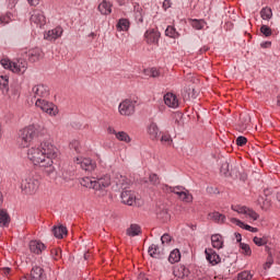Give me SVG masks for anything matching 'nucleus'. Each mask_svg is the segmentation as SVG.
I'll return each mask as SVG.
<instances>
[{
    "instance_id": "nucleus-37",
    "label": "nucleus",
    "mask_w": 280,
    "mask_h": 280,
    "mask_svg": "<svg viewBox=\"0 0 280 280\" xmlns=\"http://www.w3.org/2000/svg\"><path fill=\"white\" fill-rule=\"evenodd\" d=\"M165 36H168V38H178L180 33L177 32L174 26H167L165 30Z\"/></svg>"
},
{
    "instance_id": "nucleus-6",
    "label": "nucleus",
    "mask_w": 280,
    "mask_h": 280,
    "mask_svg": "<svg viewBox=\"0 0 280 280\" xmlns=\"http://www.w3.org/2000/svg\"><path fill=\"white\" fill-rule=\"evenodd\" d=\"M38 187H40V180H38L36 178L30 177V178L22 180V183H21L22 191L28 196H34V194H36V191H38Z\"/></svg>"
},
{
    "instance_id": "nucleus-30",
    "label": "nucleus",
    "mask_w": 280,
    "mask_h": 280,
    "mask_svg": "<svg viewBox=\"0 0 280 280\" xmlns=\"http://www.w3.org/2000/svg\"><path fill=\"white\" fill-rule=\"evenodd\" d=\"M209 218H211L213 222H217V224H224V222H226V215L218 211L209 213Z\"/></svg>"
},
{
    "instance_id": "nucleus-44",
    "label": "nucleus",
    "mask_w": 280,
    "mask_h": 280,
    "mask_svg": "<svg viewBox=\"0 0 280 280\" xmlns=\"http://www.w3.org/2000/svg\"><path fill=\"white\" fill-rule=\"evenodd\" d=\"M260 32L266 36V38H268V36H272V30L266 24L260 26Z\"/></svg>"
},
{
    "instance_id": "nucleus-55",
    "label": "nucleus",
    "mask_w": 280,
    "mask_h": 280,
    "mask_svg": "<svg viewBox=\"0 0 280 280\" xmlns=\"http://www.w3.org/2000/svg\"><path fill=\"white\" fill-rule=\"evenodd\" d=\"M273 261L272 258H269L266 264L264 265L265 270L270 269V266H272Z\"/></svg>"
},
{
    "instance_id": "nucleus-13",
    "label": "nucleus",
    "mask_w": 280,
    "mask_h": 280,
    "mask_svg": "<svg viewBox=\"0 0 280 280\" xmlns=\"http://www.w3.org/2000/svg\"><path fill=\"white\" fill-rule=\"evenodd\" d=\"M31 23H35L38 27H43L47 23V19L45 18V13L40 10L33 11L31 15Z\"/></svg>"
},
{
    "instance_id": "nucleus-47",
    "label": "nucleus",
    "mask_w": 280,
    "mask_h": 280,
    "mask_svg": "<svg viewBox=\"0 0 280 280\" xmlns=\"http://www.w3.org/2000/svg\"><path fill=\"white\" fill-rule=\"evenodd\" d=\"M70 149L77 151V153H80L81 151L80 141L73 140L72 142H70Z\"/></svg>"
},
{
    "instance_id": "nucleus-35",
    "label": "nucleus",
    "mask_w": 280,
    "mask_h": 280,
    "mask_svg": "<svg viewBox=\"0 0 280 280\" xmlns=\"http://www.w3.org/2000/svg\"><path fill=\"white\" fill-rule=\"evenodd\" d=\"M260 16L262 21H270L272 19V9L265 7L260 10Z\"/></svg>"
},
{
    "instance_id": "nucleus-54",
    "label": "nucleus",
    "mask_w": 280,
    "mask_h": 280,
    "mask_svg": "<svg viewBox=\"0 0 280 280\" xmlns=\"http://www.w3.org/2000/svg\"><path fill=\"white\" fill-rule=\"evenodd\" d=\"M0 23H1L2 25H8V23H10V15L7 14V15L0 16Z\"/></svg>"
},
{
    "instance_id": "nucleus-3",
    "label": "nucleus",
    "mask_w": 280,
    "mask_h": 280,
    "mask_svg": "<svg viewBox=\"0 0 280 280\" xmlns=\"http://www.w3.org/2000/svg\"><path fill=\"white\" fill-rule=\"evenodd\" d=\"M81 185L89 189H95L98 192V196H106V189L110 187V175L106 174L98 178L84 177L81 180Z\"/></svg>"
},
{
    "instance_id": "nucleus-2",
    "label": "nucleus",
    "mask_w": 280,
    "mask_h": 280,
    "mask_svg": "<svg viewBox=\"0 0 280 280\" xmlns=\"http://www.w3.org/2000/svg\"><path fill=\"white\" fill-rule=\"evenodd\" d=\"M45 135V128L38 125H30L19 131L18 144L20 148H30L35 139Z\"/></svg>"
},
{
    "instance_id": "nucleus-22",
    "label": "nucleus",
    "mask_w": 280,
    "mask_h": 280,
    "mask_svg": "<svg viewBox=\"0 0 280 280\" xmlns=\"http://www.w3.org/2000/svg\"><path fill=\"white\" fill-rule=\"evenodd\" d=\"M11 221H12V219L10 218L8 210L1 209L0 210V228L8 229V226H10Z\"/></svg>"
},
{
    "instance_id": "nucleus-5",
    "label": "nucleus",
    "mask_w": 280,
    "mask_h": 280,
    "mask_svg": "<svg viewBox=\"0 0 280 280\" xmlns=\"http://www.w3.org/2000/svg\"><path fill=\"white\" fill-rule=\"evenodd\" d=\"M35 106L37 108H40V110H43V113H46L50 117H56V115H58V113H59L58 106H56V104H54L45 98H37L35 101Z\"/></svg>"
},
{
    "instance_id": "nucleus-56",
    "label": "nucleus",
    "mask_w": 280,
    "mask_h": 280,
    "mask_svg": "<svg viewBox=\"0 0 280 280\" xmlns=\"http://www.w3.org/2000/svg\"><path fill=\"white\" fill-rule=\"evenodd\" d=\"M271 46H272V42H264L260 44V47H262V49H268Z\"/></svg>"
},
{
    "instance_id": "nucleus-49",
    "label": "nucleus",
    "mask_w": 280,
    "mask_h": 280,
    "mask_svg": "<svg viewBox=\"0 0 280 280\" xmlns=\"http://www.w3.org/2000/svg\"><path fill=\"white\" fill-rule=\"evenodd\" d=\"M149 180H150V183L153 184L154 186L161 184V179H159V175H156V174H151L150 177H149Z\"/></svg>"
},
{
    "instance_id": "nucleus-23",
    "label": "nucleus",
    "mask_w": 280,
    "mask_h": 280,
    "mask_svg": "<svg viewBox=\"0 0 280 280\" xmlns=\"http://www.w3.org/2000/svg\"><path fill=\"white\" fill-rule=\"evenodd\" d=\"M156 217L161 222H170L172 220V214H170V210L165 207L158 209Z\"/></svg>"
},
{
    "instance_id": "nucleus-9",
    "label": "nucleus",
    "mask_w": 280,
    "mask_h": 280,
    "mask_svg": "<svg viewBox=\"0 0 280 280\" xmlns=\"http://www.w3.org/2000/svg\"><path fill=\"white\" fill-rule=\"evenodd\" d=\"M232 211H235L236 213H241L243 215H247V218H250L254 221L259 220V214L255 210L246 206H232Z\"/></svg>"
},
{
    "instance_id": "nucleus-39",
    "label": "nucleus",
    "mask_w": 280,
    "mask_h": 280,
    "mask_svg": "<svg viewBox=\"0 0 280 280\" xmlns=\"http://www.w3.org/2000/svg\"><path fill=\"white\" fill-rule=\"evenodd\" d=\"M50 255H51L52 259H55V261H58V259L62 258V249H60V247H54L50 250Z\"/></svg>"
},
{
    "instance_id": "nucleus-32",
    "label": "nucleus",
    "mask_w": 280,
    "mask_h": 280,
    "mask_svg": "<svg viewBox=\"0 0 280 280\" xmlns=\"http://www.w3.org/2000/svg\"><path fill=\"white\" fill-rule=\"evenodd\" d=\"M9 84L10 79L7 75H0V89L4 95L10 91Z\"/></svg>"
},
{
    "instance_id": "nucleus-57",
    "label": "nucleus",
    "mask_w": 280,
    "mask_h": 280,
    "mask_svg": "<svg viewBox=\"0 0 280 280\" xmlns=\"http://www.w3.org/2000/svg\"><path fill=\"white\" fill-rule=\"evenodd\" d=\"M163 8H164L165 10H168V8H172V1H170V0H164V2H163Z\"/></svg>"
},
{
    "instance_id": "nucleus-38",
    "label": "nucleus",
    "mask_w": 280,
    "mask_h": 280,
    "mask_svg": "<svg viewBox=\"0 0 280 280\" xmlns=\"http://www.w3.org/2000/svg\"><path fill=\"white\" fill-rule=\"evenodd\" d=\"M116 139H118V141H124L125 143H130L131 141L130 136L125 131H118L116 133Z\"/></svg>"
},
{
    "instance_id": "nucleus-51",
    "label": "nucleus",
    "mask_w": 280,
    "mask_h": 280,
    "mask_svg": "<svg viewBox=\"0 0 280 280\" xmlns=\"http://www.w3.org/2000/svg\"><path fill=\"white\" fill-rule=\"evenodd\" d=\"M173 119L177 126H180V119H183V113L176 112L173 115Z\"/></svg>"
},
{
    "instance_id": "nucleus-63",
    "label": "nucleus",
    "mask_w": 280,
    "mask_h": 280,
    "mask_svg": "<svg viewBox=\"0 0 280 280\" xmlns=\"http://www.w3.org/2000/svg\"><path fill=\"white\" fill-rule=\"evenodd\" d=\"M257 231H258L257 228H253V226H252V230H249L250 233H257Z\"/></svg>"
},
{
    "instance_id": "nucleus-33",
    "label": "nucleus",
    "mask_w": 280,
    "mask_h": 280,
    "mask_svg": "<svg viewBox=\"0 0 280 280\" xmlns=\"http://www.w3.org/2000/svg\"><path fill=\"white\" fill-rule=\"evenodd\" d=\"M189 23L194 30H205V25H207V22L205 20H198V19H192L189 20Z\"/></svg>"
},
{
    "instance_id": "nucleus-27",
    "label": "nucleus",
    "mask_w": 280,
    "mask_h": 280,
    "mask_svg": "<svg viewBox=\"0 0 280 280\" xmlns=\"http://www.w3.org/2000/svg\"><path fill=\"white\" fill-rule=\"evenodd\" d=\"M211 243L213 248H217L220 250V248H223L224 246V240L222 238V235L220 234H214L211 236Z\"/></svg>"
},
{
    "instance_id": "nucleus-31",
    "label": "nucleus",
    "mask_w": 280,
    "mask_h": 280,
    "mask_svg": "<svg viewBox=\"0 0 280 280\" xmlns=\"http://www.w3.org/2000/svg\"><path fill=\"white\" fill-rule=\"evenodd\" d=\"M117 32H128L130 30V21L128 19H120L116 25Z\"/></svg>"
},
{
    "instance_id": "nucleus-61",
    "label": "nucleus",
    "mask_w": 280,
    "mask_h": 280,
    "mask_svg": "<svg viewBox=\"0 0 280 280\" xmlns=\"http://www.w3.org/2000/svg\"><path fill=\"white\" fill-rule=\"evenodd\" d=\"M235 237H236V242L238 244H242V234L237 233V234H235Z\"/></svg>"
},
{
    "instance_id": "nucleus-29",
    "label": "nucleus",
    "mask_w": 280,
    "mask_h": 280,
    "mask_svg": "<svg viewBox=\"0 0 280 280\" xmlns=\"http://www.w3.org/2000/svg\"><path fill=\"white\" fill-rule=\"evenodd\" d=\"M67 233H68L67 228L63 225L52 228V234L55 237H57V240H62V237H65Z\"/></svg>"
},
{
    "instance_id": "nucleus-52",
    "label": "nucleus",
    "mask_w": 280,
    "mask_h": 280,
    "mask_svg": "<svg viewBox=\"0 0 280 280\" xmlns=\"http://www.w3.org/2000/svg\"><path fill=\"white\" fill-rule=\"evenodd\" d=\"M149 71H150L151 78H160L161 77V71L156 68H151Z\"/></svg>"
},
{
    "instance_id": "nucleus-12",
    "label": "nucleus",
    "mask_w": 280,
    "mask_h": 280,
    "mask_svg": "<svg viewBox=\"0 0 280 280\" xmlns=\"http://www.w3.org/2000/svg\"><path fill=\"white\" fill-rule=\"evenodd\" d=\"M122 205H128V207H135L137 205V196L132 190H124L120 195Z\"/></svg>"
},
{
    "instance_id": "nucleus-34",
    "label": "nucleus",
    "mask_w": 280,
    "mask_h": 280,
    "mask_svg": "<svg viewBox=\"0 0 280 280\" xmlns=\"http://www.w3.org/2000/svg\"><path fill=\"white\" fill-rule=\"evenodd\" d=\"M170 264H178L180 261V250L174 249L168 256Z\"/></svg>"
},
{
    "instance_id": "nucleus-36",
    "label": "nucleus",
    "mask_w": 280,
    "mask_h": 280,
    "mask_svg": "<svg viewBox=\"0 0 280 280\" xmlns=\"http://www.w3.org/2000/svg\"><path fill=\"white\" fill-rule=\"evenodd\" d=\"M230 222H232V224H235L236 226H240V229H244L245 231H249L252 230L253 226L244 223L243 221H241L237 218H232L230 219Z\"/></svg>"
},
{
    "instance_id": "nucleus-43",
    "label": "nucleus",
    "mask_w": 280,
    "mask_h": 280,
    "mask_svg": "<svg viewBox=\"0 0 280 280\" xmlns=\"http://www.w3.org/2000/svg\"><path fill=\"white\" fill-rule=\"evenodd\" d=\"M252 279H253V273H250V271H243L237 276V280H252Z\"/></svg>"
},
{
    "instance_id": "nucleus-18",
    "label": "nucleus",
    "mask_w": 280,
    "mask_h": 280,
    "mask_svg": "<svg viewBox=\"0 0 280 280\" xmlns=\"http://www.w3.org/2000/svg\"><path fill=\"white\" fill-rule=\"evenodd\" d=\"M164 103L168 108H178V96L174 93H166L164 95Z\"/></svg>"
},
{
    "instance_id": "nucleus-25",
    "label": "nucleus",
    "mask_w": 280,
    "mask_h": 280,
    "mask_svg": "<svg viewBox=\"0 0 280 280\" xmlns=\"http://www.w3.org/2000/svg\"><path fill=\"white\" fill-rule=\"evenodd\" d=\"M126 235H128V237H137V235H141V226L137 223L130 224L126 230Z\"/></svg>"
},
{
    "instance_id": "nucleus-58",
    "label": "nucleus",
    "mask_w": 280,
    "mask_h": 280,
    "mask_svg": "<svg viewBox=\"0 0 280 280\" xmlns=\"http://www.w3.org/2000/svg\"><path fill=\"white\" fill-rule=\"evenodd\" d=\"M11 271L12 269H10L9 267H5L2 269V275H4V277H8V275H10Z\"/></svg>"
},
{
    "instance_id": "nucleus-59",
    "label": "nucleus",
    "mask_w": 280,
    "mask_h": 280,
    "mask_svg": "<svg viewBox=\"0 0 280 280\" xmlns=\"http://www.w3.org/2000/svg\"><path fill=\"white\" fill-rule=\"evenodd\" d=\"M107 131H108L109 135H115V137H117V133H118V132L115 130V128L108 127V128H107Z\"/></svg>"
},
{
    "instance_id": "nucleus-8",
    "label": "nucleus",
    "mask_w": 280,
    "mask_h": 280,
    "mask_svg": "<svg viewBox=\"0 0 280 280\" xmlns=\"http://www.w3.org/2000/svg\"><path fill=\"white\" fill-rule=\"evenodd\" d=\"M31 95L34 100H45L46 97H49V88L45 84H37L33 86Z\"/></svg>"
},
{
    "instance_id": "nucleus-26",
    "label": "nucleus",
    "mask_w": 280,
    "mask_h": 280,
    "mask_svg": "<svg viewBox=\"0 0 280 280\" xmlns=\"http://www.w3.org/2000/svg\"><path fill=\"white\" fill-rule=\"evenodd\" d=\"M238 126L240 130H246L250 126V116L248 114H241Z\"/></svg>"
},
{
    "instance_id": "nucleus-15",
    "label": "nucleus",
    "mask_w": 280,
    "mask_h": 280,
    "mask_svg": "<svg viewBox=\"0 0 280 280\" xmlns=\"http://www.w3.org/2000/svg\"><path fill=\"white\" fill-rule=\"evenodd\" d=\"M27 71V61L23 58H19L12 63L13 73H25Z\"/></svg>"
},
{
    "instance_id": "nucleus-14",
    "label": "nucleus",
    "mask_w": 280,
    "mask_h": 280,
    "mask_svg": "<svg viewBox=\"0 0 280 280\" xmlns=\"http://www.w3.org/2000/svg\"><path fill=\"white\" fill-rule=\"evenodd\" d=\"M187 189L183 186H175L172 187L167 184H162V191H164V194H175L176 196H178V198H180L183 196V192H185Z\"/></svg>"
},
{
    "instance_id": "nucleus-50",
    "label": "nucleus",
    "mask_w": 280,
    "mask_h": 280,
    "mask_svg": "<svg viewBox=\"0 0 280 280\" xmlns=\"http://www.w3.org/2000/svg\"><path fill=\"white\" fill-rule=\"evenodd\" d=\"M221 172L222 174H224L226 176V174H229V172H231V165L229 164V162H224L221 165Z\"/></svg>"
},
{
    "instance_id": "nucleus-1",
    "label": "nucleus",
    "mask_w": 280,
    "mask_h": 280,
    "mask_svg": "<svg viewBox=\"0 0 280 280\" xmlns=\"http://www.w3.org/2000/svg\"><path fill=\"white\" fill-rule=\"evenodd\" d=\"M58 156H60V150L49 141H43L38 147L30 148L27 151V159L32 161L33 165L42 167L47 176L56 173L54 161Z\"/></svg>"
},
{
    "instance_id": "nucleus-64",
    "label": "nucleus",
    "mask_w": 280,
    "mask_h": 280,
    "mask_svg": "<svg viewBox=\"0 0 280 280\" xmlns=\"http://www.w3.org/2000/svg\"><path fill=\"white\" fill-rule=\"evenodd\" d=\"M277 105L280 106V96H278Z\"/></svg>"
},
{
    "instance_id": "nucleus-40",
    "label": "nucleus",
    "mask_w": 280,
    "mask_h": 280,
    "mask_svg": "<svg viewBox=\"0 0 280 280\" xmlns=\"http://www.w3.org/2000/svg\"><path fill=\"white\" fill-rule=\"evenodd\" d=\"M240 248H241L243 255H247V257H250V255H253V250L250 249L249 244L241 243Z\"/></svg>"
},
{
    "instance_id": "nucleus-11",
    "label": "nucleus",
    "mask_w": 280,
    "mask_h": 280,
    "mask_svg": "<svg viewBox=\"0 0 280 280\" xmlns=\"http://www.w3.org/2000/svg\"><path fill=\"white\" fill-rule=\"evenodd\" d=\"M159 38H161V33L156 28H149L144 33V40L147 45H159Z\"/></svg>"
},
{
    "instance_id": "nucleus-53",
    "label": "nucleus",
    "mask_w": 280,
    "mask_h": 280,
    "mask_svg": "<svg viewBox=\"0 0 280 280\" xmlns=\"http://www.w3.org/2000/svg\"><path fill=\"white\" fill-rule=\"evenodd\" d=\"M161 242H162V244H170V242H172V236L170 234H164L161 237Z\"/></svg>"
},
{
    "instance_id": "nucleus-41",
    "label": "nucleus",
    "mask_w": 280,
    "mask_h": 280,
    "mask_svg": "<svg viewBox=\"0 0 280 280\" xmlns=\"http://www.w3.org/2000/svg\"><path fill=\"white\" fill-rule=\"evenodd\" d=\"M253 242L256 244V246H266V244H268V238L255 236Z\"/></svg>"
},
{
    "instance_id": "nucleus-4",
    "label": "nucleus",
    "mask_w": 280,
    "mask_h": 280,
    "mask_svg": "<svg viewBox=\"0 0 280 280\" xmlns=\"http://www.w3.org/2000/svg\"><path fill=\"white\" fill-rule=\"evenodd\" d=\"M137 110L136 98H125L118 105V113L122 117H132Z\"/></svg>"
},
{
    "instance_id": "nucleus-46",
    "label": "nucleus",
    "mask_w": 280,
    "mask_h": 280,
    "mask_svg": "<svg viewBox=\"0 0 280 280\" xmlns=\"http://www.w3.org/2000/svg\"><path fill=\"white\" fill-rule=\"evenodd\" d=\"M246 143H248V139H246V137L240 136L236 138V145H238L240 148H244Z\"/></svg>"
},
{
    "instance_id": "nucleus-42",
    "label": "nucleus",
    "mask_w": 280,
    "mask_h": 280,
    "mask_svg": "<svg viewBox=\"0 0 280 280\" xmlns=\"http://www.w3.org/2000/svg\"><path fill=\"white\" fill-rule=\"evenodd\" d=\"M179 200H182L183 202H191V200H194V197L191 196V194H189V190L186 189L179 197Z\"/></svg>"
},
{
    "instance_id": "nucleus-17",
    "label": "nucleus",
    "mask_w": 280,
    "mask_h": 280,
    "mask_svg": "<svg viewBox=\"0 0 280 280\" xmlns=\"http://www.w3.org/2000/svg\"><path fill=\"white\" fill-rule=\"evenodd\" d=\"M147 131L151 141H159V135H161V130L159 129V125H156V122H150Z\"/></svg>"
},
{
    "instance_id": "nucleus-48",
    "label": "nucleus",
    "mask_w": 280,
    "mask_h": 280,
    "mask_svg": "<svg viewBox=\"0 0 280 280\" xmlns=\"http://www.w3.org/2000/svg\"><path fill=\"white\" fill-rule=\"evenodd\" d=\"M172 136L170 133H163L161 137V143H167L170 145L172 143Z\"/></svg>"
},
{
    "instance_id": "nucleus-16",
    "label": "nucleus",
    "mask_w": 280,
    "mask_h": 280,
    "mask_svg": "<svg viewBox=\"0 0 280 280\" xmlns=\"http://www.w3.org/2000/svg\"><path fill=\"white\" fill-rule=\"evenodd\" d=\"M206 259L211 264V266H218L220 261H222V258H220V255L215 253L213 249H206Z\"/></svg>"
},
{
    "instance_id": "nucleus-20",
    "label": "nucleus",
    "mask_w": 280,
    "mask_h": 280,
    "mask_svg": "<svg viewBox=\"0 0 280 280\" xmlns=\"http://www.w3.org/2000/svg\"><path fill=\"white\" fill-rule=\"evenodd\" d=\"M28 246L31 253H34L35 255H40V253L47 248V246H45L40 241H31Z\"/></svg>"
},
{
    "instance_id": "nucleus-24",
    "label": "nucleus",
    "mask_w": 280,
    "mask_h": 280,
    "mask_svg": "<svg viewBox=\"0 0 280 280\" xmlns=\"http://www.w3.org/2000/svg\"><path fill=\"white\" fill-rule=\"evenodd\" d=\"M27 57L30 62H38L43 58V51L38 48L28 50Z\"/></svg>"
},
{
    "instance_id": "nucleus-60",
    "label": "nucleus",
    "mask_w": 280,
    "mask_h": 280,
    "mask_svg": "<svg viewBox=\"0 0 280 280\" xmlns=\"http://www.w3.org/2000/svg\"><path fill=\"white\" fill-rule=\"evenodd\" d=\"M27 2L30 3V5L36 7L40 2V0H27Z\"/></svg>"
},
{
    "instance_id": "nucleus-19",
    "label": "nucleus",
    "mask_w": 280,
    "mask_h": 280,
    "mask_svg": "<svg viewBox=\"0 0 280 280\" xmlns=\"http://www.w3.org/2000/svg\"><path fill=\"white\" fill-rule=\"evenodd\" d=\"M62 27L57 26L50 31H48L45 35L44 38L46 40H57V38H60L62 36Z\"/></svg>"
},
{
    "instance_id": "nucleus-28",
    "label": "nucleus",
    "mask_w": 280,
    "mask_h": 280,
    "mask_svg": "<svg viewBox=\"0 0 280 280\" xmlns=\"http://www.w3.org/2000/svg\"><path fill=\"white\" fill-rule=\"evenodd\" d=\"M149 255L150 257H153L155 259H161L163 252L161 250V247H159V245L152 244L149 247Z\"/></svg>"
},
{
    "instance_id": "nucleus-7",
    "label": "nucleus",
    "mask_w": 280,
    "mask_h": 280,
    "mask_svg": "<svg viewBox=\"0 0 280 280\" xmlns=\"http://www.w3.org/2000/svg\"><path fill=\"white\" fill-rule=\"evenodd\" d=\"M74 163L80 165L81 170H84V172H94L95 167H97V164L89 158H74Z\"/></svg>"
},
{
    "instance_id": "nucleus-45",
    "label": "nucleus",
    "mask_w": 280,
    "mask_h": 280,
    "mask_svg": "<svg viewBox=\"0 0 280 280\" xmlns=\"http://www.w3.org/2000/svg\"><path fill=\"white\" fill-rule=\"evenodd\" d=\"M0 63L3 67V69H10V71H12L13 61H11L10 59H1Z\"/></svg>"
},
{
    "instance_id": "nucleus-21",
    "label": "nucleus",
    "mask_w": 280,
    "mask_h": 280,
    "mask_svg": "<svg viewBox=\"0 0 280 280\" xmlns=\"http://www.w3.org/2000/svg\"><path fill=\"white\" fill-rule=\"evenodd\" d=\"M97 10L104 16H108V14H112V12H113V3H110L109 1H106V0H103L98 4Z\"/></svg>"
},
{
    "instance_id": "nucleus-62",
    "label": "nucleus",
    "mask_w": 280,
    "mask_h": 280,
    "mask_svg": "<svg viewBox=\"0 0 280 280\" xmlns=\"http://www.w3.org/2000/svg\"><path fill=\"white\" fill-rule=\"evenodd\" d=\"M205 51H209V47L205 46L203 48L200 49L201 54H205Z\"/></svg>"
},
{
    "instance_id": "nucleus-10",
    "label": "nucleus",
    "mask_w": 280,
    "mask_h": 280,
    "mask_svg": "<svg viewBox=\"0 0 280 280\" xmlns=\"http://www.w3.org/2000/svg\"><path fill=\"white\" fill-rule=\"evenodd\" d=\"M20 280H47V276L45 275V269H43V267L35 266L32 268L28 276H24Z\"/></svg>"
}]
</instances>
